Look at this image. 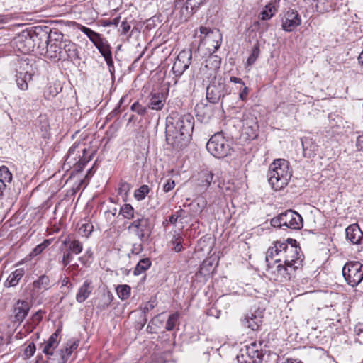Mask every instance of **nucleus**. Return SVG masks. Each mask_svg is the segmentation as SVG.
<instances>
[{"label":"nucleus","mask_w":363,"mask_h":363,"mask_svg":"<svg viewBox=\"0 0 363 363\" xmlns=\"http://www.w3.org/2000/svg\"><path fill=\"white\" fill-rule=\"evenodd\" d=\"M20 74H22V77L23 79H25V81L28 83V81H30L32 79L33 73L31 71L27 69L25 72L19 71Z\"/></svg>","instance_id":"57"},{"label":"nucleus","mask_w":363,"mask_h":363,"mask_svg":"<svg viewBox=\"0 0 363 363\" xmlns=\"http://www.w3.org/2000/svg\"><path fill=\"white\" fill-rule=\"evenodd\" d=\"M175 186V182L174 180L169 179L163 185V191L164 192H169L172 190Z\"/></svg>","instance_id":"49"},{"label":"nucleus","mask_w":363,"mask_h":363,"mask_svg":"<svg viewBox=\"0 0 363 363\" xmlns=\"http://www.w3.org/2000/svg\"><path fill=\"white\" fill-rule=\"evenodd\" d=\"M301 143L305 157L312 158L317 155L319 147L312 138L306 137L301 140Z\"/></svg>","instance_id":"18"},{"label":"nucleus","mask_w":363,"mask_h":363,"mask_svg":"<svg viewBox=\"0 0 363 363\" xmlns=\"http://www.w3.org/2000/svg\"><path fill=\"white\" fill-rule=\"evenodd\" d=\"M80 30L84 33L89 39L92 38L95 35V31L92 30L88 27L82 26L80 28Z\"/></svg>","instance_id":"54"},{"label":"nucleus","mask_w":363,"mask_h":363,"mask_svg":"<svg viewBox=\"0 0 363 363\" xmlns=\"http://www.w3.org/2000/svg\"><path fill=\"white\" fill-rule=\"evenodd\" d=\"M277 9L274 5L272 2H269L264 6V9L260 13L259 18L263 21L269 20L275 15Z\"/></svg>","instance_id":"27"},{"label":"nucleus","mask_w":363,"mask_h":363,"mask_svg":"<svg viewBox=\"0 0 363 363\" xmlns=\"http://www.w3.org/2000/svg\"><path fill=\"white\" fill-rule=\"evenodd\" d=\"M94 226L92 223L89 222H86L85 223H82L79 228V233L85 238H88L91 232L93 231Z\"/></svg>","instance_id":"34"},{"label":"nucleus","mask_w":363,"mask_h":363,"mask_svg":"<svg viewBox=\"0 0 363 363\" xmlns=\"http://www.w3.org/2000/svg\"><path fill=\"white\" fill-rule=\"evenodd\" d=\"M127 229L130 233L138 237L141 242H144L147 239L152 233L150 220L144 216H141L131 222Z\"/></svg>","instance_id":"9"},{"label":"nucleus","mask_w":363,"mask_h":363,"mask_svg":"<svg viewBox=\"0 0 363 363\" xmlns=\"http://www.w3.org/2000/svg\"><path fill=\"white\" fill-rule=\"evenodd\" d=\"M213 178V174L206 169L202 170L199 174L197 186L199 188V191H205L209 187Z\"/></svg>","instance_id":"22"},{"label":"nucleus","mask_w":363,"mask_h":363,"mask_svg":"<svg viewBox=\"0 0 363 363\" xmlns=\"http://www.w3.org/2000/svg\"><path fill=\"white\" fill-rule=\"evenodd\" d=\"M60 330H57L54 333H52L49 337L48 342V346H54L56 347L58 345L57 337L60 334Z\"/></svg>","instance_id":"46"},{"label":"nucleus","mask_w":363,"mask_h":363,"mask_svg":"<svg viewBox=\"0 0 363 363\" xmlns=\"http://www.w3.org/2000/svg\"><path fill=\"white\" fill-rule=\"evenodd\" d=\"M288 243L285 245L282 262L285 264H291L294 268H300L302 266L303 259L300 254V247L296 245L295 240L287 239Z\"/></svg>","instance_id":"7"},{"label":"nucleus","mask_w":363,"mask_h":363,"mask_svg":"<svg viewBox=\"0 0 363 363\" xmlns=\"http://www.w3.org/2000/svg\"><path fill=\"white\" fill-rule=\"evenodd\" d=\"M16 43L18 49L23 54L33 51L35 47L34 41L28 33L19 36Z\"/></svg>","instance_id":"20"},{"label":"nucleus","mask_w":363,"mask_h":363,"mask_svg":"<svg viewBox=\"0 0 363 363\" xmlns=\"http://www.w3.org/2000/svg\"><path fill=\"white\" fill-rule=\"evenodd\" d=\"M91 155H87L84 144L74 143L69 150L65 161V165L74 168L75 171H82L86 164L91 160Z\"/></svg>","instance_id":"3"},{"label":"nucleus","mask_w":363,"mask_h":363,"mask_svg":"<svg viewBox=\"0 0 363 363\" xmlns=\"http://www.w3.org/2000/svg\"><path fill=\"white\" fill-rule=\"evenodd\" d=\"M143 250V246L141 243L139 244H134L132 249V253L133 254H138Z\"/></svg>","instance_id":"60"},{"label":"nucleus","mask_w":363,"mask_h":363,"mask_svg":"<svg viewBox=\"0 0 363 363\" xmlns=\"http://www.w3.org/2000/svg\"><path fill=\"white\" fill-rule=\"evenodd\" d=\"M130 25L125 21H123L121 25V35H126L129 30H130Z\"/></svg>","instance_id":"52"},{"label":"nucleus","mask_w":363,"mask_h":363,"mask_svg":"<svg viewBox=\"0 0 363 363\" xmlns=\"http://www.w3.org/2000/svg\"><path fill=\"white\" fill-rule=\"evenodd\" d=\"M101 39L102 38L101 37L100 34L96 32L95 35L89 40L94 43V45H96Z\"/></svg>","instance_id":"62"},{"label":"nucleus","mask_w":363,"mask_h":363,"mask_svg":"<svg viewBox=\"0 0 363 363\" xmlns=\"http://www.w3.org/2000/svg\"><path fill=\"white\" fill-rule=\"evenodd\" d=\"M301 23L298 13L293 9L289 10L282 19V29L286 32L293 31Z\"/></svg>","instance_id":"16"},{"label":"nucleus","mask_w":363,"mask_h":363,"mask_svg":"<svg viewBox=\"0 0 363 363\" xmlns=\"http://www.w3.org/2000/svg\"><path fill=\"white\" fill-rule=\"evenodd\" d=\"M104 57V60H105V61H106V64H107V65H108V67L109 68L110 72H112L111 69H113L114 67H113V61L112 60L111 54H109V55H106V56H105Z\"/></svg>","instance_id":"56"},{"label":"nucleus","mask_w":363,"mask_h":363,"mask_svg":"<svg viewBox=\"0 0 363 363\" xmlns=\"http://www.w3.org/2000/svg\"><path fill=\"white\" fill-rule=\"evenodd\" d=\"M184 213L185 211L180 208L174 214H172L170 216H169V222H170L171 224L175 225L179 218L182 219L184 217Z\"/></svg>","instance_id":"43"},{"label":"nucleus","mask_w":363,"mask_h":363,"mask_svg":"<svg viewBox=\"0 0 363 363\" xmlns=\"http://www.w3.org/2000/svg\"><path fill=\"white\" fill-rule=\"evenodd\" d=\"M24 273L25 270L23 268L16 269L7 278L5 282V286L10 287L16 286L24 275Z\"/></svg>","instance_id":"26"},{"label":"nucleus","mask_w":363,"mask_h":363,"mask_svg":"<svg viewBox=\"0 0 363 363\" xmlns=\"http://www.w3.org/2000/svg\"><path fill=\"white\" fill-rule=\"evenodd\" d=\"M118 297L122 300L127 299L130 295V287L128 285H119L116 288Z\"/></svg>","instance_id":"32"},{"label":"nucleus","mask_w":363,"mask_h":363,"mask_svg":"<svg viewBox=\"0 0 363 363\" xmlns=\"http://www.w3.org/2000/svg\"><path fill=\"white\" fill-rule=\"evenodd\" d=\"M13 179L12 173L5 165L0 167V197L10 187Z\"/></svg>","instance_id":"19"},{"label":"nucleus","mask_w":363,"mask_h":363,"mask_svg":"<svg viewBox=\"0 0 363 363\" xmlns=\"http://www.w3.org/2000/svg\"><path fill=\"white\" fill-rule=\"evenodd\" d=\"M35 352V345L34 343H30L24 350V354L27 358L32 357Z\"/></svg>","instance_id":"48"},{"label":"nucleus","mask_w":363,"mask_h":363,"mask_svg":"<svg viewBox=\"0 0 363 363\" xmlns=\"http://www.w3.org/2000/svg\"><path fill=\"white\" fill-rule=\"evenodd\" d=\"M206 0H186V9L188 11L189 9L194 13L201 4H203Z\"/></svg>","instance_id":"37"},{"label":"nucleus","mask_w":363,"mask_h":363,"mask_svg":"<svg viewBox=\"0 0 363 363\" xmlns=\"http://www.w3.org/2000/svg\"><path fill=\"white\" fill-rule=\"evenodd\" d=\"M58 94V91L56 87L54 86H49L48 87L47 91H45V97L50 98V97H54Z\"/></svg>","instance_id":"50"},{"label":"nucleus","mask_w":363,"mask_h":363,"mask_svg":"<svg viewBox=\"0 0 363 363\" xmlns=\"http://www.w3.org/2000/svg\"><path fill=\"white\" fill-rule=\"evenodd\" d=\"M259 55V45L256 44L253 47V48H252V53L250 54V55L247 58V62L248 65H252L256 61V60L258 57Z\"/></svg>","instance_id":"42"},{"label":"nucleus","mask_w":363,"mask_h":363,"mask_svg":"<svg viewBox=\"0 0 363 363\" xmlns=\"http://www.w3.org/2000/svg\"><path fill=\"white\" fill-rule=\"evenodd\" d=\"M42 319V313L40 311H37L34 313L31 318L32 323L37 325L40 323Z\"/></svg>","instance_id":"55"},{"label":"nucleus","mask_w":363,"mask_h":363,"mask_svg":"<svg viewBox=\"0 0 363 363\" xmlns=\"http://www.w3.org/2000/svg\"><path fill=\"white\" fill-rule=\"evenodd\" d=\"M58 49V55L55 54V57H58L59 60L73 61L78 59V50L75 43L61 41L59 43Z\"/></svg>","instance_id":"12"},{"label":"nucleus","mask_w":363,"mask_h":363,"mask_svg":"<svg viewBox=\"0 0 363 363\" xmlns=\"http://www.w3.org/2000/svg\"><path fill=\"white\" fill-rule=\"evenodd\" d=\"M192 59L191 50H182L176 58L173 67L172 72L176 77H181L184 71L189 68Z\"/></svg>","instance_id":"11"},{"label":"nucleus","mask_w":363,"mask_h":363,"mask_svg":"<svg viewBox=\"0 0 363 363\" xmlns=\"http://www.w3.org/2000/svg\"><path fill=\"white\" fill-rule=\"evenodd\" d=\"M230 81L231 82H233V83H236V84H241L242 85H244V82L242 81V79L240 78H238V77H230Z\"/></svg>","instance_id":"64"},{"label":"nucleus","mask_w":363,"mask_h":363,"mask_svg":"<svg viewBox=\"0 0 363 363\" xmlns=\"http://www.w3.org/2000/svg\"><path fill=\"white\" fill-rule=\"evenodd\" d=\"M194 123L191 114L179 115L172 112L166 121L167 143L176 150L184 147L191 136Z\"/></svg>","instance_id":"1"},{"label":"nucleus","mask_w":363,"mask_h":363,"mask_svg":"<svg viewBox=\"0 0 363 363\" xmlns=\"http://www.w3.org/2000/svg\"><path fill=\"white\" fill-rule=\"evenodd\" d=\"M151 266V261L149 258H144L139 261L133 270V274L138 276L147 270Z\"/></svg>","instance_id":"28"},{"label":"nucleus","mask_w":363,"mask_h":363,"mask_svg":"<svg viewBox=\"0 0 363 363\" xmlns=\"http://www.w3.org/2000/svg\"><path fill=\"white\" fill-rule=\"evenodd\" d=\"M199 31V46L205 48L208 53H214L217 51L221 45L223 38L220 30L201 26Z\"/></svg>","instance_id":"5"},{"label":"nucleus","mask_w":363,"mask_h":363,"mask_svg":"<svg viewBox=\"0 0 363 363\" xmlns=\"http://www.w3.org/2000/svg\"><path fill=\"white\" fill-rule=\"evenodd\" d=\"M55 347L54 346H48V342L46 343L45 346L44 347L43 352L47 355H52L53 352L52 350Z\"/></svg>","instance_id":"59"},{"label":"nucleus","mask_w":363,"mask_h":363,"mask_svg":"<svg viewBox=\"0 0 363 363\" xmlns=\"http://www.w3.org/2000/svg\"><path fill=\"white\" fill-rule=\"evenodd\" d=\"M257 128L256 118L250 116H244L241 133L242 135H245L246 139H255L257 136Z\"/></svg>","instance_id":"15"},{"label":"nucleus","mask_w":363,"mask_h":363,"mask_svg":"<svg viewBox=\"0 0 363 363\" xmlns=\"http://www.w3.org/2000/svg\"><path fill=\"white\" fill-rule=\"evenodd\" d=\"M241 321L242 324L245 327L248 328L253 331L259 329L262 322L261 318L254 315L253 313L247 314Z\"/></svg>","instance_id":"24"},{"label":"nucleus","mask_w":363,"mask_h":363,"mask_svg":"<svg viewBox=\"0 0 363 363\" xmlns=\"http://www.w3.org/2000/svg\"><path fill=\"white\" fill-rule=\"evenodd\" d=\"M116 212H117V208H113L111 210H108V211H105V214L106 215L108 218H111V216H112V217L115 216L116 214Z\"/></svg>","instance_id":"63"},{"label":"nucleus","mask_w":363,"mask_h":363,"mask_svg":"<svg viewBox=\"0 0 363 363\" xmlns=\"http://www.w3.org/2000/svg\"><path fill=\"white\" fill-rule=\"evenodd\" d=\"M346 238L353 245L363 244V232L358 225H351L346 230Z\"/></svg>","instance_id":"17"},{"label":"nucleus","mask_w":363,"mask_h":363,"mask_svg":"<svg viewBox=\"0 0 363 363\" xmlns=\"http://www.w3.org/2000/svg\"><path fill=\"white\" fill-rule=\"evenodd\" d=\"M179 317V315L178 313L171 314L169 316L165 326V329L167 331H171L175 328V326L178 324Z\"/></svg>","instance_id":"36"},{"label":"nucleus","mask_w":363,"mask_h":363,"mask_svg":"<svg viewBox=\"0 0 363 363\" xmlns=\"http://www.w3.org/2000/svg\"><path fill=\"white\" fill-rule=\"evenodd\" d=\"M206 67L207 68L216 70L219 68L220 60L218 58L217 56H213L206 60Z\"/></svg>","instance_id":"38"},{"label":"nucleus","mask_w":363,"mask_h":363,"mask_svg":"<svg viewBox=\"0 0 363 363\" xmlns=\"http://www.w3.org/2000/svg\"><path fill=\"white\" fill-rule=\"evenodd\" d=\"M270 223L273 227H286L292 230H299L303 227V218L297 212L287 210L273 218Z\"/></svg>","instance_id":"6"},{"label":"nucleus","mask_w":363,"mask_h":363,"mask_svg":"<svg viewBox=\"0 0 363 363\" xmlns=\"http://www.w3.org/2000/svg\"><path fill=\"white\" fill-rule=\"evenodd\" d=\"M279 263L276 268L272 270V278L277 281L283 282L289 280L292 272L298 269L294 268L291 264Z\"/></svg>","instance_id":"14"},{"label":"nucleus","mask_w":363,"mask_h":363,"mask_svg":"<svg viewBox=\"0 0 363 363\" xmlns=\"http://www.w3.org/2000/svg\"><path fill=\"white\" fill-rule=\"evenodd\" d=\"M182 238L179 235H174L172 240V243L174 245V250L176 252H179L182 250Z\"/></svg>","instance_id":"41"},{"label":"nucleus","mask_w":363,"mask_h":363,"mask_svg":"<svg viewBox=\"0 0 363 363\" xmlns=\"http://www.w3.org/2000/svg\"><path fill=\"white\" fill-rule=\"evenodd\" d=\"M285 245L286 242L277 241L267 250L265 260L269 268H273L271 267L270 260L274 259L275 263L282 262Z\"/></svg>","instance_id":"13"},{"label":"nucleus","mask_w":363,"mask_h":363,"mask_svg":"<svg viewBox=\"0 0 363 363\" xmlns=\"http://www.w3.org/2000/svg\"><path fill=\"white\" fill-rule=\"evenodd\" d=\"M72 254L73 253L70 252V251H68V250H66L65 252H64L62 259V263L64 267L67 266L70 263V262L73 259Z\"/></svg>","instance_id":"47"},{"label":"nucleus","mask_w":363,"mask_h":363,"mask_svg":"<svg viewBox=\"0 0 363 363\" xmlns=\"http://www.w3.org/2000/svg\"><path fill=\"white\" fill-rule=\"evenodd\" d=\"M207 150L215 157L223 158L233 151L231 141L226 138L222 132H218L209 139L206 144Z\"/></svg>","instance_id":"4"},{"label":"nucleus","mask_w":363,"mask_h":363,"mask_svg":"<svg viewBox=\"0 0 363 363\" xmlns=\"http://www.w3.org/2000/svg\"><path fill=\"white\" fill-rule=\"evenodd\" d=\"M64 245H68V251H70V252L74 253L75 255H78L80 252H82L83 250V245L82 242H80L79 240H72V241H67L65 240L63 242Z\"/></svg>","instance_id":"29"},{"label":"nucleus","mask_w":363,"mask_h":363,"mask_svg":"<svg viewBox=\"0 0 363 363\" xmlns=\"http://www.w3.org/2000/svg\"><path fill=\"white\" fill-rule=\"evenodd\" d=\"M33 285L38 290H47L50 287V279L46 275H42L33 282Z\"/></svg>","instance_id":"31"},{"label":"nucleus","mask_w":363,"mask_h":363,"mask_svg":"<svg viewBox=\"0 0 363 363\" xmlns=\"http://www.w3.org/2000/svg\"><path fill=\"white\" fill-rule=\"evenodd\" d=\"M72 353V348H69L68 346H67L65 349H62L61 350V361L59 363H65L69 358Z\"/></svg>","instance_id":"45"},{"label":"nucleus","mask_w":363,"mask_h":363,"mask_svg":"<svg viewBox=\"0 0 363 363\" xmlns=\"http://www.w3.org/2000/svg\"><path fill=\"white\" fill-rule=\"evenodd\" d=\"M93 286L90 280H86L83 284L79 287L77 294L76 300L78 303H83L85 301L91 294Z\"/></svg>","instance_id":"23"},{"label":"nucleus","mask_w":363,"mask_h":363,"mask_svg":"<svg viewBox=\"0 0 363 363\" xmlns=\"http://www.w3.org/2000/svg\"><path fill=\"white\" fill-rule=\"evenodd\" d=\"M150 188L147 185H142L139 189H136L134 192V197L138 201L143 200L146 195L149 193Z\"/></svg>","instance_id":"35"},{"label":"nucleus","mask_w":363,"mask_h":363,"mask_svg":"<svg viewBox=\"0 0 363 363\" xmlns=\"http://www.w3.org/2000/svg\"><path fill=\"white\" fill-rule=\"evenodd\" d=\"M80 30L84 33L89 39L92 38L95 35V31L92 30L88 27L82 26L80 28Z\"/></svg>","instance_id":"53"},{"label":"nucleus","mask_w":363,"mask_h":363,"mask_svg":"<svg viewBox=\"0 0 363 363\" xmlns=\"http://www.w3.org/2000/svg\"><path fill=\"white\" fill-rule=\"evenodd\" d=\"M228 94L226 84L221 80L211 83L206 89V99L212 103L216 104Z\"/></svg>","instance_id":"10"},{"label":"nucleus","mask_w":363,"mask_h":363,"mask_svg":"<svg viewBox=\"0 0 363 363\" xmlns=\"http://www.w3.org/2000/svg\"><path fill=\"white\" fill-rule=\"evenodd\" d=\"M214 261L215 259H213L211 258L205 259L201 267V269L203 270L204 269H206L207 271H209L210 267L213 266Z\"/></svg>","instance_id":"51"},{"label":"nucleus","mask_w":363,"mask_h":363,"mask_svg":"<svg viewBox=\"0 0 363 363\" xmlns=\"http://www.w3.org/2000/svg\"><path fill=\"white\" fill-rule=\"evenodd\" d=\"M164 97L162 93H152L150 95L148 107L152 110L160 111L164 105Z\"/></svg>","instance_id":"25"},{"label":"nucleus","mask_w":363,"mask_h":363,"mask_svg":"<svg viewBox=\"0 0 363 363\" xmlns=\"http://www.w3.org/2000/svg\"><path fill=\"white\" fill-rule=\"evenodd\" d=\"M356 145L359 150L363 151V134L357 137Z\"/></svg>","instance_id":"61"},{"label":"nucleus","mask_w":363,"mask_h":363,"mask_svg":"<svg viewBox=\"0 0 363 363\" xmlns=\"http://www.w3.org/2000/svg\"><path fill=\"white\" fill-rule=\"evenodd\" d=\"M342 275L349 285L357 286L363 279V264L359 262L346 263L342 268Z\"/></svg>","instance_id":"8"},{"label":"nucleus","mask_w":363,"mask_h":363,"mask_svg":"<svg viewBox=\"0 0 363 363\" xmlns=\"http://www.w3.org/2000/svg\"><path fill=\"white\" fill-rule=\"evenodd\" d=\"M267 177L269 183L275 191L282 189L288 184L291 177L288 161L275 160L269 167Z\"/></svg>","instance_id":"2"},{"label":"nucleus","mask_w":363,"mask_h":363,"mask_svg":"<svg viewBox=\"0 0 363 363\" xmlns=\"http://www.w3.org/2000/svg\"><path fill=\"white\" fill-rule=\"evenodd\" d=\"M52 242L51 239L45 240L42 243L37 245L32 252L33 255H38L41 253L48 246H49Z\"/></svg>","instance_id":"39"},{"label":"nucleus","mask_w":363,"mask_h":363,"mask_svg":"<svg viewBox=\"0 0 363 363\" xmlns=\"http://www.w3.org/2000/svg\"><path fill=\"white\" fill-rule=\"evenodd\" d=\"M135 210L133 207L129 203L123 204L120 210L119 215H121L124 218L130 220L134 218Z\"/></svg>","instance_id":"30"},{"label":"nucleus","mask_w":363,"mask_h":363,"mask_svg":"<svg viewBox=\"0 0 363 363\" xmlns=\"http://www.w3.org/2000/svg\"><path fill=\"white\" fill-rule=\"evenodd\" d=\"M16 84L18 87L21 90H27L28 88V83L23 78L22 74L18 72L16 74Z\"/></svg>","instance_id":"44"},{"label":"nucleus","mask_w":363,"mask_h":363,"mask_svg":"<svg viewBox=\"0 0 363 363\" xmlns=\"http://www.w3.org/2000/svg\"><path fill=\"white\" fill-rule=\"evenodd\" d=\"M132 111L135 112L140 116H144L147 112V108L138 101L133 103L130 107Z\"/></svg>","instance_id":"40"},{"label":"nucleus","mask_w":363,"mask_h":363,"mask_svg":"<svg viewBox=\"0 0 363 363\" xmlns=\"http://www.w3.org/2000/svg\"><path fill=\"white\" fill-rule=\"evenodd\" d=\"M99 52L105 57L109 54H111L110 46L108 44L107 41L102 38L96 45Z\"/></svg>","instance_id":"33"},{"label":"nucleus","mask_w":363,"mask_h":363,"mask_svg":"<svg viewBox=\"0 0 363 363\" xmlns=\"http://www.w3.org/2000/svg\"><path fill=\"white\" fill-rule=\"evenodd\" d=\"M250 89L247 86H245L243 89L240 93L239 97L242 101H245L249 94Z\"/></svg>","instance_id":"58"},{"label":"nucleus","mask_w":363,"mask_h":363,"mask_svg":"<svg viewBox=\"0 0 363 363\" xmlns=\"http://www.w3.org/2000/svg\"><path fill=\"white\" fill-rule=\"evenodd\" d=\"M30 304L26 301H18L13 308L14 319L16 322L22 323L28 313Z\"/></svg>","instance_id":"21"}]
</instances>
